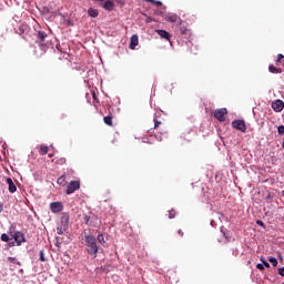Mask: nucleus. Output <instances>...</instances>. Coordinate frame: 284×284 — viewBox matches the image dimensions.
Wrapping results in <instances>:
<instances>
[{
	"label": "nucleus",
	"instance_id": "nucleus-1",
	"mask_svg": "<svg viewBox=\"0 0 284 284\" xmlns=\"http://www.w3.org/2000/svg\"><path fill=\"white\" fill-rule=\"evenodd\" d=\"M84 243L87 245V252L90 256H94L97 258V254H99V245H97V239L90 232H83Z\"/></svg>",
	"mask_w": 284,
	"mask_h": 284
},
{
	"label": "nucleus",
	"instance_id": "nucleus-2",
	"mask_svg": "<svg viewBox=\"0 0 284 284\" xmlns=\"http://www.w3.org/2000/svg\"><path fill=\"white\" fill-rule=\"evenodd\" d=\"M80 189H81V182L80 181H71L67 185L65 194H68V195L74 194V192H77V190H80Z\"/></svg>",
	"mask_w": 284,
	"mask_h": 284
},
{
	"label": "nucleus",
	"instance_id": "nucleus-3",
	"mask_svg": "<svg viewBox=\"0 0 284 284\" xmlns=\"http://www.w3.org/2000/svg\"><path fill=\"white\" fill-rule=\"evenodd\" d=\"M38 39L41 50L45 52V50H48V43H45V39H48V33H45V31H39Z\"/></svg>",
	"mask_w": 284,
	"mask_h": 284
},
{
	"label": "nucleus",
	"instance_id": "nucleus-4",
	"mask_svg": "<svg viewBox=\"0 0 284 284\" xmlns=\"http://www.w3.org/2000/svg\"><path fill=\"white\" fill-rule=\"evenodd\" d=\"M232 126L235 130H240V132H247V125L245 124V120H234L232 122Z\"/></svg>",
	"mask_w": 284,
	"mask_h": 284
},
{
	"label": "nucleus",
	"instance_id": "nucleus-5",
	"mask_svg": "<svg viewBox=\"0 0 284 284\" xmlns=\"http://www.w3.org/2000/svg\"><path fill=\"white\" fill-rule=\"evenodd\" d=\"M213 114L215 119L220 121V123H223V121H225V114H227V109L226 108L217 109L213 112Z\"/></svg>",
	"mask_w": 284,
	"mask_h": 284
},
{
	"label": "nucleus",
	"instance_id": "nucleus-6",
	"mask_svg": "<svg viewBox=\"0 0 284 284\" xmlns=\"http://www.w3.org/2000/svg\"><path fill=\"white\" fill-rule=\"evenodd\" d=\"M166 21L170 23H181V18L176 16L175 13H166L163 16Z\"/></svg>",
	"mask_w": 284,
	"mask_h": 284
},
{
	"label": "nucleus",
	"instance_id": "nucleus-7",
	"mask_svg": "<svg viewBox=\"0 0 284 284\" xmlns=\"http://www.w3.org/2000/svg\"><path fill=\"white\" fill-rule=\"evenodd\" d=\"M50 210L53 214H59V212L63 211V204L61 202H53L50 204Z\"/></svg>",
	"mask_w": 284,
	"mask_h": 284
},
{
	"label": "nucleus",
	"instance_id": "nucleus-8",
	"mask_svg": "<svg viewBox=\"0 0 284 284\" xmlns=\"http://www.w3.org/2000/svg\"><path fill=\"white\" fill-rule=\"evenodd\" d=\"M68 219H62L61 225L57 227V234H63L64 232H68Z\"/></svg>",
	"mask_w": 284,
	"mask_h": 284
},
{
	"label": "nucleus",
	"instance_id": "nucleus-9",
	"mask_svg": "<svg viewBox=\"0 0 284 284\" xmlns=\"http://www.w3.org/2000/svg\"><path fill=\"white\" fill-rule=\"evenodd\" d=\"M272 109L274 110V112H283V109H284L283 100H275L272 103Z\"/></svg>",
	"mask_w": 284,
	"mask_h": 284
},
{
	"label": "nucleus",
	"instance_id": "nucleus-10",
	"mask_svg": "<svg viewBox=\"0 0 284 284\" xmlns=\"http://www.w3.org/2000/svg\"><path fill=\"white\" fill-rule=\"evenodd\" d=\"M136 45H139V36L133 34V36L130 38L129 48H130V50H136Z\"/></svg>",
	"mask_w": 284,
	"mask_h": 284
},
{
	"label": "nucleus",
	"instance_id": "nucleus-11",
	"mask_svg": "<svg viewBox=\"0 0 284 284\" xmlns=\"http://www.w3.org/2000/svg\"><path fill=\"white\" fill-rule=\"evenodd\" d=\"M13 239L18 245H21V243H26V236L21 232H16Z\"/></svg>",
	"mask_w": 284,
	"mask_h": 284
},
{
	"label": "nucleus",
	"instance_id": "nucleus-12",
	"mask_svg": "<svg viewBox=\"0 0 284 284\" xmlns=\"http://www.w3.org/2000/svg\"><path fill=\"white\" fill-rule=\"evenodd\" d=\"M156 33L159 34V37H161V39H165V41H170V39H172L170 32L165 30H156Z\"/></svg>",
	"mask_w": 284,
	"mask_h": 284
},
{
	"label": "nucleus",
	"instance_id": "nucleus-13",
	"mask_svg": "<svg viewBox=\"0 0 284 284\" xmlns=\"http://www.w3.org/2000/svg\"><path fill=\"white\" fill-rule=\"evenodd\" d=\"M7 184L9 185L8 186V190L11 194H14V192H17V185L14 184V182L11 180V178H8L7 179Z\"/></svg>",
	"mask_w": 284,
	"mask_h": 284
},
{
	"label": "nucleus",
	"instance_id": "nucleus-14",
	"mask_svg": "<svg viewBox=\"0 0 284 284\" xmlns=\"http://www.w3.org/2000/svg\"><path fill=\"white\" fill-rule=\"evenodd\" d=\"M102 8L111 12V10H114V2L112 0H108L104 3H102Z\"/></svg>",
	"mask_w": 284,
	"mask_h": 284
},
{
	"label": "nucleus",
	"instance_id": "nucleus-15",
	"mask_svg": "<svg viewBox=\"0 0 284 284\" xmlns=\"http://www.w3.org/2000/svg\"><path fill=\"white\" fill-rule=\"evenodd\" d=\"M189 32H190V30L187 29L185 23H183V21L181 20L180 21V33L185 37V34H187Z\"/></svg>",
	"mask_w": 284,
	"mask_h": 284
},
{
	"label": "nucleus",
	"instance_id": "nucleus-16",
	"mask_svg": "<svg viewBox=\"0 0 284 284\" xmlns=\"http://www.w3.org/2000/svg\"><path fill=\"white\" fill-rule=\"evenodd\" d=\"M268 72H271L272 74H281V72H283V69L276 68L273 64H271L268 65Z\"/></svg>",
	"mask_w": 284,
	"mask_h": 284
},
{
	"label": "nucleus",
	"instance_id": "nucleus-17",
	"mask_svg": "<svg viewBox=\"0 0 284 284\" xmlns=\"http://www.w3.org/2000/svg\"><path fill=\"white\" fill-rule=\"evenodd\" d=\"M88 14L89 17H92V19H97V17H99V10L90 8Z\"/></svg>",
	"mask_w": 284,
	"mask_h": 284
},
{
	"label": "nucleus",
	"instance_id": "nucleus-18",
	"mask_svg": "<svg viewBox=\"0 0 284 284\" xmlns=\"http://www.w3.org/2000/svg\"><path fill=\"white\" fill-rule=\"evenodd\" d=\"M58 185H62V187H65L68 181H65V175H61L60 178H58L57 180Z\"/></svg>",
	"mask_w": 284,
	"mask_h": 284
},
{
	"label": "nucleus",
	"instance_id": "nucleus-19",
	"mask_svg": "<svg viewBox=\"0 0 284 284\" xmlns=\"http://www.w3.org/2000/svg\"><path fill=\"white\" fill-rule=\"evenodd\" d=\"M103 121H104L105 125H109L110 128H112V125H114V123L112 122V115L104 116Z\"/></svg>",
	"mask_w": 284,
	"mask_h": 284
},
{
	"label": "nucleus",
	"instance_id": "nucleus-20",
	"mask_svg": "<svg viewBox=\"0 0 284 284\" xmlns=\"http://www.w3.org/2000/svg\"><path fill=\"white\" fill-rule=\"evenodd\" d=\"M48 150H49L48 145H44V144L40 145L41 156H45V154H48Z\"/></svg>",
	"mask_w": 284,
	"mask_h": 284
},
{
	"label": "nucleus",
	"instance_id": "nucleus-21",
	"mask_svg": "<svg viewBox=\"0 0 284 284\" xmlns=\"http://www.w3.org/2000/svg\"><path fill=\"white\" fill-rule=\"evenodd\" d=\"M8 263H17L19 265V267H21V262H17V257H8Z\"/></svg>",
	"mask_w": 284,
	"mask_h": 284
},
{
	"label": "nucleus",
	"instance_id": "nucleus-22",
	"mask_svg": "<svg viewBox=\"0 0 284 284\" xmlns=\"http://www.w3.org/2000/svg\"><path fill=\"white\" fill-rule=\"evenodd\" d=\"M149 3H153L154 6H156L158 8L163 6V2L161 1H156V0H146Z\"/></svg>",
	"mask_w": 284,
	"mask_h": 284
},
{
	"label": "nucleus",
	"instance_id": "nucleus-23",
	"mask_svg": "<svg viewBox=\"0 0 284 284\" xmlns=\"http://www.w3.org/2000/svg\"><path fill=\"white\" fill-rule=\"evenodd\" d=\"M98 241L99 243H101V245H105V237L103 236V234L98 235Z\"/></svg>",
	"mask_w": 284,
	"mask_h": 284
},
{
	"label": "nucleus",
	"instance_id": "nucleus-24",
	"mask_svg": "<svg viewBox=\"0 0 284 284\" xmlns=\"http://www.w3.org/2000/svg\"><path fill=\"white\" fill-rule=\"evenodd\" d=\"M268 261L273 265V267H276V265H278V261L276 260V257H270Z\"/></svg>",
	"mask_w": 284,
	"mask_h": 284
},
{
	"label": "nucleus",
	"instance_id": "nucleus-25",
	"mask_svg": "<svg viewBox=\"0 0 284 284\" xmlns=\"http://www.w3.org/2000/svg\"><path fill=\"white\" fill-rule=\"evenodd\" d=\"M65 162H67L65 158H60V159L57 160L55 163H57L58 165H65Z\"/></svg>",
	"mask_w": 284,
	"mask_h": 284
},
{
	"label": "nucleus",
	"instance_id": "nucleus-26",
	"mask_svg": "<svg viewBox=\"0 0 284 284\" xmlns=\"http://www.w3.org/2000/svg\"><path fill=\"white\" fill-rule=\"evenodd\" d=\"M1 241H3V243H8V241H10V237L8 236V234L3 233L1 235Z\"/></svg>",
	"mask_w": 284,
	"mask_h": 284
},
{
	"label": "nucleus",
	"instance_id": "nucleus-27",
	"mask_svg": "<svg viewBox=\"0 0 284 284\" xmlns=\"http://www.w3.org/2000/svg\"><path fill=\"white\" fill-rule=\"evenodd\" d=\"M277 133L280 134V136H283V134H284V125H280L277 128Z\"/></svg>",
	"mask_w": 284,
	"mask_h": 284
},
{
	"label": "nucleus",
	"instance_id": "nucleus-28",
	"mask_svg": "<svg viewBox=\"0 0 284 284\" xmlns=\"http://www.w3.org/2000/svg\"><path fill=\"white\" fill-rule=\"evenodd\" d=\"M174 216H176V211L174 210L169 211V219H174Z\"/></svg>",
	"mask_w": 284,
	"mask_h": 284
},
{
	"label": "nucleus",
	"instance_id": "nucleus-29",
	"mask_svg": "<svg viewBox=\"0 0 284 284\" xmlns=\"http://www.w3.org/2000/svg\"><path fill=\"white\" fill-rule=\"evenodd\" d=\"M40 261H41V263H45V256H44L43 251H40Z\"/></svg>",
	"mask_w": 284,
	"mask_h": 284
},
{
	"label": "nucleus",
	"instance_id": "nucleus-30",
	"mask_svg": "<svg viewBox=\"0 0 284 284\" xmlns=\"http://www.w3.org/2000/svg\"><path fill=\"white\" fill-rule=\"evenodd\" d=\"M283 59H284V55L282 53L277 54L276 63H281Z\"/></svg>",
	"mask_w": 284,
	"mask_h": 284
},
{
	"label": "nucleus",
	"instance_id": "nucleus-31",
	"mask_svg": "<svg viewBox=\"0 0 284 284\" xmlns=\"http://www.w3.org/2000/svg\"><path fill=\"white\" fill-rule=\"evenodd\" d=\"M153 121H154V130H156V128H159L162 122L158 121L156 119H154Z\"/></svg>",
	"mask_w": 284,
	"mask_h": 284
},
{
	"label": "nucleus",
	"instance_id": "nucleus-32",
	"mask_svg": "<svg viewBox=\"0 0 284 284\" xmlns=\"http://www.w3.org/2000/svg\"><path fill=\"white\" fill-rule=\"evenodd\" d=\"M256 268L263 272V270H265V266L263 264H256Z\"/></svg>",
	"mask_w": 284,
	"mask_h": 284
},
{
	"label": "nucleus",
	"instance_id": "nucleus-33",
	"mask_svg": "<svg viewBox=\"0 0 284 284\" xmlns=\"http://www.w3.org/2000/svg\"><path fill=\"white\" fill-rule=\"evenodd\" d=\"M261 261H262L264 267H270V264L267 263V261H265V260H263V258H261Z\"/></svg>",
	"mask_w": 284,
	"mask_h": 284
},
{
	"label": "nucleus",
	"instance_id": "nucleus-34",
	"mask_svg": "<svg viewBox=\"0 0 284 284\" xmlns=\"http://www.w3.org/2000/svg\"><path fill=\"white\" fill-rule=\"evenodd\" d=\"M278 274H280V276H284V267L278 268Z\"/></svg>",
	"mask_w": 284,
	"mask_h": 284
},
{
	"label": "nucleus",
	"instance_id": "nucleus-35",
	"mask_svg": "<svg viewBox=\"0 0 284 284\" xmlns=\"http://www.w3.org/2000/svg\"><path fill=\"white\" fill-rule=\"evenodd\" d=\"M152 21H153L152 17H146L145 23H152Z\"/></svg>",
	"mask_w": 284,
	"mask_h": 284
},
{
	"label": "nucleus",
	"instance_id": "nucleus-36",
	"mask_svg": "<svg viewBox=\"0 0 284 284\" xmlns=\"http://www.w3.org/2000/svg\"><path fill=\"white\" fill-rule=\"evenodd\" d=\"M84 223H85V225H88V223H90V216H88V215L84 216Z\"/></svg>",
	"mask_w": 284,
	"mask_h": 284
},
{
	"label": "nucleus",
	"instance_id": "nucleus-37",
	"mask_svg": "<svg viewBox=\"0 0 284 284\" xmlns=\"http://www.w3.org/2000/svg\"><path fill=\"white\" fill-rule=\"evenodd\" d=\"M178 234H179V236H183V231H182V230H179V231H178Z\"/></svg>",
	"mask_w": 284,
	"mask_h": 284
},
{
	"label": "nucleus",
	"instance_id": "nucleus-38",
	"mask_svg": "<svg viewBox=\"0 0 284 284\" xmlns=\"http://www.w3.org/2000/svg\"><path fill=\"white\" fill-rule=\"evenodd\" d=\"M257 225H263V221L258 220Z\"/></svg>",
	"mask_w": 284,
	"mask_h": 284
},
{
	"label": "nucleus",
	"instance_id": "nucleus-39",
	"mask_svg": "<svg viewBox=\"0 0 284 284\" xmlns=\"http://www.w3.org/2000/svg\"><path fill=\"white\" fill-rule=\"evenodd\" d=\"M0 212H3V205L0 204Z\"/></svg>",
	"mask_w": 284,
	"mask_h": 284
},
{
	"label": "nucleus",
	"instance_id": "nucleus-40",
	"mask_svg": "<svg viewBox=\"0 0 284 284\" xmlns=\"http://www.w3.org/2000/svg\"><path fill=\"white\" fill-rule=\"evenodd\" d=\"M95 1H99L100 3H103V1H105V0H95Z\"/></svg>",
	"mask_w": 284,
	"mask_h": 284
},
{
	"label": "nucleus",
	"instance_id": "nucleus-41",
	"mask_svg": "<svg viewBox=\"0 0 284 284\" xmlns=\"http://www.w3.org/2000/svg\"><path fill=\"white\" fill-rule=\"evenodd\" d=\"M52 156H54V154H49V158L52 159Z\"/></svg>",
	"mask_w": 284,
	"mask_h": 284
},
{
	"label": "nucleus",
	"instance_id": "nucleus-42",
	"mask_svg": "<svg viewBox=\"0 0 284 284\" xmlns=\"http://www.w3.org/2000/svg\"><path fill=\"white\" fill-rule=\"evenodd\" d=\"M282 196H284V190L282 191Z\"/></svg>",
	"mask_w": 284,
	"mask_h": 284
}]
</instances>
